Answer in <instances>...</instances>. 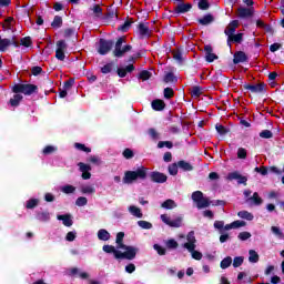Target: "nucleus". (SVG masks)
I'll use <instances>...</instances> for the list:
<instances>
[{
  "label": "nucleus",
  "instance_id": "obj_1",
  "mask_svg": "<svg viewBox=\"0 0 284 284\" xmlns=\"http://www.w3.org/2000/svg\"><path fill=\"white\" fill-rule=\"evenodd\" d=\"M138 179L140 181H145V179H148V168L141 165L135 171H126L124 173L123 183L132 185Z\"/></svg>",
  "mask_w": 284,
  "mask_h": 284
},
{
  "label": "nucleus",
  "instance_id": "obj_2",
  "mask_svg": "<svg viewBox=\"0 0 284 284\" xmlns=\"http://www.w3.org/2000/svg\"><path fill=\"white\" fill-rule=\"evenodd\" d=\"M123 239H125V233L119 232L115 237L116 250H125L124 254H129V258L131 261H134V258H136V253L139 252V248L125 245L123 243Z\"/></svg>",
  "mask_w": 284,
  "mask_h": 284
},
{
  "label": "nucleus",
  "instance_id": "obj_3",
  "mask_svg": "<svg viewBox=\"0 0 284 284\" xmlns=\"http://www.w3.org/2000/svg\"><path fill=\"white\" fill-rule=\"evenodd\" d=\"M12 92L14 94H24V97H32V94L39 93V87L36 84H23V83H17L12 87Z\"/></svg>",
  "mask_w": 284,
  "mask_h": 284
},
{
  "label": "nucleus",
  "instance_id": "obj_4",
  "mask_svg": "<svg viewBox=\"0 0 284 284\" xmlns=\"http://www.w3.org/2000/svg\"><path fill=\"white\" fill-rule=\"evenodd\" d=\"M123 43H125V37H120L118 38V40L115 41V45H114V50H113V57H115L116 59H121L123 57H125L126 52L132 51V45L131 44H125L123 47Z\"/></svg>",
  "mask_w": 284,
  "mask_h": 284
},
{
  "label": "nucleus",
  "instance_id": "obj_5",
  "mask_svg": "<svg viewBox=\"0 0 284 284\" xmlns=\"http://www.w3.org/2000/svg\"><path fill=\"white\" fill-rule=\"evenodd\" d=\"M191 199L196 203L197 210H203V207H210V200L203 196V192L195 191L192 193Z\"/></svg>",
  "mask_w": 284,
  "mask_h": 284
},
{
  "label": "nucleus",
  "instance_id": "obj_6",
  "mask_svg": "<svg viewBox=\"0 0 284 284\" xmlns=\"http://www.w3.org/2000/svg\"><path fill=\"white\" fill-rule=\"evenodd\" d=\"M102 250H103V252H105V254H113L114 258H116L118 261L121 260V258H125L126 261H132L129 257L130 253L121 252V251L116 250L114 246H112L110 244L103 245Z\"/></svg>",
  "mask_w": 284,
  "mask_h": 284
},
{
  "label": "nucleus",
  "instance_id": "obj_7",
  "mask_svg": "<svg viewBox=\"0 0 284 284\" xmlns=\"http://www.w3.org/2000/svg\"><path fill=\"white\" fill-rule=\"evenodd\" d=\"M114 40H105L101 38L99 40L98 53L105 57V54H108L114 48Z\"/></svg>",
  "mask_w": 284,
  "mask_h": 284
},
{
  "label": "nucleus",
  "instance_id": "obj_8",
  "mask_svg": "<svg viewBox=\"0 0 284 284\" xmlns=\"http://www.w3.org/2000/svg\"><path fill=\"white\" fill-rule=\"evenodd\" d=\"M161 221L162 223H165V225H169V227H181L183 223V217L178 216L175 220H171L170 216H168V214H162Z\"/></svg>",
  "mask_w": 284,
  "mask_h": 284
},
{
  "label": "nucleus",
  "instance_id": "obj_9",
  "mask_svg": "<svg viewBox=\"0 0 284 284\" xmlns=\"http://www.w3.org/2000/svg\"><path fill=\"white\" fill-rule=\"evenodd\" d=\"M227 181H237L239 185H247V176L241 175L239 171H234L227 174Z\"/></svg>",
  "mask_w": 284,
  "mask_h": 284
},
{
  "label": "nucleus",
  "instance_id": "obj_10",
  "mask_svg": "<svg viewBox=\"0 0 284 284\" xmlns=\"http://www.w3.org/2000/svg\"><path fill=\"white\" fill-rule=\"evenodd\" d=\"M204 52H205V62L206 63H214V61L219 60V55L214 53V49L211 44L204 45Z\"/></svg>",
  "mask_w": 284,
  "mask_h": 284
},
{
  "label": "nucleus",
  "instance_id": "obj_11",
  "mask_svg": "<svg viewBox=\"0 0 284 284\" xmlns=\"http://www.w3.org/2000/svg\"><path fill=\"white\" fill-rule=\"evenodd\" d=\"M186 243H184V247L185 250H187V252H192V250H196V237L194 236V231L189 232V234L186 235Z\"/></svg>",
  "mask_w": 284,
  "mask_h": 284
},
{
  "label": "nucleus",
  "instance_id": "obj_12",
  "mask_svg": "<svg viewBox=\"0 0 284 284\" xmlns=\"http://www.w3.org/2000/svg\"><path fill=\"white\" fill-rule=\"evenodd\" d=\"M237 17L240 19H251V17H254V9L253 8H245V7H240L237 9Z\"/></svg>",
  "mask_w": 284,
  "mask_h": 284
},
{
  "label": "nucleus",
  "instance_id": "obj_13",
  "mask_svg": "<svg viewBox=\"0 0 284 284\" xmlns=\"http://www.w3.org/2000/svg\"><path fill=\"white\" fill-rule=\"evenodd\" d=\"M150 179L153 183H165L168 181V175L159 171H153L150 174Z\"/></svg>",
  "mask_w": 284,
  "mask_h": 284
},
{
  "label": "nucleus",
  "instance_id": "obj_14",
  "mask_svg": "<svg viewBox=\"0 0 284 284\" xmlns=\"http://www.w3.org/2000/svg\"><path fill=\"white\" fill-rule=\"evenodd\" d=\"M244 90H250L254 94H261V92H265V83L244 84Z\"/></svg>",
  "mask_w": 284,
  "mask_h": 284
},
{
  "label": "nucleus",
  "instance_id": "obj_15",
  "mask_svg": "<svg viewBox=\"0 0 284 284\" xmlns=\"http://www.w3.org/2000/svg\"><path fill=\"white\" fill-rule=\"evenodd\" d=\"M192 10V3L181 2L174 8L175 14H185V12H190Z\"/></svg>",
  "mask_w": 284,
  "mask_h": 284
},
{
  "label": "nucleus",
  "instance_id": "obj_16",
  "mask_svg": "<svg viewBox=\"0 0 284 284\" xmlns=\"http://www.w3.org/2000/svg\"><path fill=\"white\" fill-rule=\"evenodd\" d=\"M138 31H139V34H140V39H149L150 37V27L148 26V23H143V22H140L138 24Z\"/></svg>",
  "mask_w": 284,
  "mask_h": 284
},
{
  "label": "nucleus",
  "instance_id": "obj_17",
  "mask_svg": "<svg viewBox=\"0 0 284 284\" xmlns=\"http://www.w3.org/2000/svg\"><path fill=\"white\" fill-rule=\"evenodd\" d=\"M134 64H129L125 68H118L116 73L120 79H125L128 77V72H134Z\"/></svg>",
  "mask_w": 284,
  "mask_h": 284
},
{
  "label": "nucleus",
  "instance_id": "obj_18",
  "mask_svg": "<svg viewBox=\"0 0 284 284\" xmlns=\"http://www.w3.org/2000/svg\"><path fill=\"white\" fill-rule=\"evenodd\" d=\"M247 61V54L243 51H237L234 53L233 63L235 65H239V63H246Z\"/></svg>",
  "mask_w": 284,
  "mask_h": 284
},
{
  "label": "nucleus",
  "instance_id": "obj_19",
  "mask_svg": "<svg viewBox=\"0 0 284 284\" xmlns=\"http://www.w3.org/2000/svg\"><path fill=\"white\" fill-rule=\"evenodd\" d=\"M151 108L155 112H163V110H165V101H163L161 99H155L152 101Z\"/></svg>",
  "mask_w": 284,
  "mask_h": 284
},
{
  "label": "nucleus",
  "instance_id": "obj_20",
  "mask_svg": "<svg viewBox=\"0 0 284 284\" xmlns=\"http://www.w3.org/2000/svg\"><path fill=\"white\" fill-rule=\"evenodd\" d=\"M236 28H239V20L231 21L224 30V34L226 37H231L232 34H234V32H236Z\"/></svg>",
  "mask_w": 284,
  "mask_h": 284
},
{
  "label": "nucleus",
  "instance_id": "obj_21",
  "mask_svg": "<svg viewBox=\"0 0 284 284\" xmlns=\"http://www.w3.org/2000/svg\"><path fill=\"white\" fill-rule=\"evenodd\" d=\"M227 45H232V43H243V33L231 34L226 40Z\"/></svg>",
  "mask_w": 284,
  "mask_h": 284
},
{
  "label": "nucleus",
  "instance_id": "obj_22",
  "mask_svg": "<svg viewBox=\"0 0 284 284\" xmlns=\"http://www.w3.org/2000/svg\"><path fill=\"white\" fill-rule=\"evenodd\" d=\"M57 219H58V221H62V223L65 227H72V225L74 223L72 221V215H70V214L58 215Z\"/></svg>",
  "mask_w": 284,
  "mask_h": 284
},
{
  "label": "nucleus",
  "instance_id": "obj_23",
  "mask_svg": "<svg viewBox=\"0 0 284 284\" xmlns=\"http://www.w3.org/2000/svg\"><path fill=\"white\" fill-rule=\"evenodd\" d=\"M197 23H200V26H210L214 23V16L212 13H207L203 18H199Z\"/></svg>",
  "mask_w": 284,
  "mask_h": 284
},
{
  "label": "nucleus",
  "instance_id": "obj_24",
  "mask_svg": "<svg viewBox=\"0 0 284 284\" xmlns=\"http://www.w3.org/2000/svg\"><path fill=\"white\" fill-rule=\"evenodd\" d=\"M178 168H180V170H183V172H192V170H194V166L185 160H180L178 162Z\"/></svg>",
  "mask_w": 284,
  "mask_h": 284
},
{
  "label": "nucleus",
  "instance_id": "obj_25",
  "mask_svg": "<svg viewBox=\"0 0 284 284\" xmlns=\"http://www.w3.org/2000/svg\"><path fill=\"white\" fill-rule=\"evenodd\" d=\"M21 101H23V95L16 93L13 95V98H11L9 100V103H10L11 108H19Z\"/></svg>",
  "mask_w": 284,
  "mask_h": 284
},
{
  "label": "nucleus",
  "instance_id": "obj_26",
  "mask_svg": "<svg viewBox=\"0 0 284 284\" xmlns=\"http://www.w3.org/2000/svg\"><path fill=\"white\" fill-rule=\"evenodd\" d=\"M202 94H203V87L201 85L192 87L191 97H193V99H199Z\"/></svg>",
  "mask_w": 284,
  "mask_h": 284
},
{
  "label": "nucleus",
  "instance_id": "obj_27",
  "mask_svg": "<svg viewBox=\"0 0 284 284\" xmlns=\"http://www.w3.org/2000/svg\"><path fill=\"white\" fill-rule=\"evenodd\" d=\"M36 219L38 221H41L42 223H48V221H50V212H48V211L38 212L36 215Z\"/></svg>",
  "mask_w": 284,
  "mask_h": 284
},
{
  "label": "nucleus",
  "instance_id": "obj_28",
  "mask_svg": "<svg viewBox=\"0 0 284 284\" xmlns=\"http://www.w3.org/2000/svg\"><path fill=\"white\" fill-rule=\"evenodd\" d=\"M63 26V18L61 16H55L53 18V21L51 22V27L54 28V30H59Z\"/></svg>",
  "mask_w": 284,
  "mask_h": 284
},
{
  "label": "nucleus",
  "instance_id": "obj_29",
  "mask_svg": "<svg viewBox=\"0 0 284 284\" xmlns=\"http://www.w3.org/2000/svg\"><path fill=\"white\" fill-rule=\"evenodd\" d=\"M99 241H110V232L105 229H101L98 231Z\"/></svg>",
  "mask_w": 284,
  "mask_h": 284
},
{
  "label": "nucleus",
  "instance_id": "obj_30",
  "mask_svg": "<svg viewBox=\"0 0 284 284\" xmlns=\"http://www.w3.org/2000/svg\"><path fill=\"white\" fill-rule=\"evenodd\" d=\"M133 23H134V20L129 19V20L124 21L123 24L118 27V30H120V32H128Z\"/></svg>",
  "mask_w": 284,
  "mask_h": 284
},
{
  "label": "nucleus",
  "instance_id": "obj_31",
  "mask_svg": "<svg viewBox=\"0 0 284 284\" xmlns=\"http://www.w3.org/2000/svg\"><path fill=\"white\" fill-rule=\"evenodd\" d=\"M161 207L164 210H174V207H176V202H174L172 199H169L161 204Z\"/></svg>",
  "mask_w": 284,
  "mask_h": 284
},
{
  "label": "nucleus",
  "instance_id": "obj_32",
  "mask_svg": "<svg viewBox=\"0 0 284 284\" xmlns=\"http://www.w3.org/2000/svg\"><path fill=\"white\" fill-rule=\"evenodd\" d=\"M237 216L240 219H244L245 221H254V215L248 211H240L237 212Z\"/></svg>",
  "mask_w": 284,
  "mask_h": 284
},
{
  "label": "nucleus",
  "instance_id": "obj_33",
  "mask_svg": "<svg viewBox=\"0 0 284 284\" xmlns=\"http://www.w3.org/2000/svg\"><path fill=\"white\" fill-rule=\"evenodd\" d=\"M163 81H164V83H176V81H179V79H176V77L174 75L173 72H168V73H165Z\"/></svg>",
  "mask_w": 284,
  "mask_h": 284
},
{
  "label": "nucleus",
  "instance_id": "obj_34",
  "mask_svg": "<svg viewBox=\"0 0 284 284\" xmlns=\"http://www.w3.org/2000/svg\"><path fill=\"white\" fill-rule=\"evenodd\" d=\"M260 256L258 253L254 250L248 251V262L250 263H258Z\"/></svg>",
  "mask_w": 284,
  "mask_h": 284
},
{
  "label": "nucleus",
  "instance_id": "obj_35",
  "mask_svg": "<svg viewBox=\"0 0 284 284\" xmlns=\"http://www.w3.org/2000/svg\"><path fill=\"white\" fill-rule=\"evenodd\" d=\"M231 265H232V256L224 257L220 263L221 270H227V267H230Z\"/></svg>",
  "mask_w": 284,
  "mask_h": 284
},
{
  "label": "nucleus",
  "instance_id": "obj_36",
  "mask_svg": "<svg viewBox=\"0 0 284 284\" xmlns=\"http://www.w3.org/2000/svg\"><path fill=\"white\" fill-rule=\"evenodd\" d=\"M10 48V39L8 38H0V52H6Z\"/></svg>",
  "mask_w": 284,
  "mask_h": 284
},
{
  "label": "nucleus",
  "instance_id": "obj_37",
  "mask_svg": "<svg viewBox=\"0 0 284 284\" xmlns=\"http://www.w3.org/2000/svg\"><path fill=\"white\" fill-rule=\"evenodd\" d=\"M129 212H131L133 216H136V219H143V213L141 212V209L134 205L129 207Z\"/></svg>",
  "mask_w": 284,
  "mask_h": 284
},
{
  "label": "nucleus",
  "instance_id": "obj_38",
  "mask_svg": "<svg viewBox=\"0 0 284 284\" xmlns=\"http://www.w3.org/2000/svg\"><path fill=\"white\" fill-rule=\"evenodd\" d=\"M74 148L75 150H79L80 152H85L87 154H90V152H92L91 148L85 146V144L75 142L74 143Z\"/></svg>",
  "mask_w": 284,
  "mask_h": 284
},
{
  "label": "nucleus",
  "instance_id": "obj_39",
  "mask_svg": "<svg viewBox=\"0 0 284 284\" xmlns=\"http://www.w3.org/2000/svg\"><path fill=\"white\" fill-rule=\"evenodd\" d=\"M61 192H63V194H74V192H77V187L73 185L67 184L61 187Z\"/></svg>",
  "mask_w": 284,
  "mask_h": 284
},
{
  "label": "nucleus",
  "instance_id": "obj_40",
  "mask_svg": "<svg viewBox=\"0 0 284 284\" xmlns=\"http://www.w3.org/2000/svg\"><path fill=\"white\" fill-rule=\"evenodd\" d=\"M215 130H216L217 134H221V136H225V134H227L230 132V130L227 128L223 126V124H216Z\"/></svg>",
  "mask_w": 284,
  "mask_h": 284
},
{
  "label": "nucleus",
  "instance_id": "obj_41",
  "mask_svg": "<svg viewBox=\"0 0 284 284\" xmlns=\"http://www.w3.org/2000/svg\"><path fill=\"white\" fill-rule=\"evenodd\" d=\"M158 148L159 149L168 148V150H172V148H174V143H172V141H160L158 143Z\"/></svg>",
  "mask_w": 284,
  "mask_h": 284
},
{
  "label": "nucleus",
  "instance_id": "obj_42",
  "mask_svg": "<svg viewBox=\"0 0 284 284\" xmlns=\"http://www.w3.org/2000/svg\"><path fill=\"white\" fill-rule=\"evenodd\" d=\"M250 201H253L254 205L263 204V199L261 196H258L257 192L253 193V196L250 197Z\"/></svg>",
  "mask_w": 284,
  "mask_h": 284
},
{
  "label": "nucleus",
  "instance_id": "obj_43",
  "mask_svg": "<svg viewBox=\"0 0 284 284\" xmlns=\"http://www.w3.org/2000/svg\"><path fill=\"white\" fill-rule=\"evenodd\" d=\"M169 174H171V176H176V174H179V163H173L169 165Z\"/></svg>",
  "mask_w": 284,
  "mask_h": 284
},
{
  "label": "nucleus",
  "instance_id": "obj_44",
  "mask_svg": "<svg viewBox=\"0 0 284 284\" xmlns=\"http://www.w3.org/2000/svg\"><path fill=\"white\" fill-rule=\"evenodd\" d=\"M57 146H53V145H47L42 153L44 154V156H48L49 154H54V152H57Z\"/></svg>",
  "mask_w": 284,
  "mask_h": 284
},
{
  "label": "nucleus",
  "instance_id": "obj_45",
  "mask_svg": "<svg viewBox=\"0 0 284 284\" xmlns=\"http://www.w3.org/2000/svg\"><path fill=\"white\" fill-rule=\"evenodd\" d=\"M153 250H155V252H158L159 256H165V254H168V251L165 250V247H163L159 244H154Z\"/></svg>",
  "mask_w": 284,
  "mask_h": 284
},
{
  "label": "nucleus",
  "instance_id": "obj_46",
  "mask_svg": "<svg viewBox=\"0 0 284 284\" xmlns=\"http://www.w3.org/2000/svg\"><path fill=\"white\" fill-rule=\"evenodd\" d=\"M37 205H39V201L37 199H30L29 201H27V210H34V207H37Z\"/></svg>",
  "mask_w": 284,
  "mask_h": 284
},
{
  "label": "nucleus",
  "instance_id": "obj_47",
  "mask_svg": "<svg viewBox=\"0 0 284 284\" xmlns=\"http://www.w3.org/2000/svg\"><path fill=\"white\" fill-rule=\"evenodd\" d=\"M168 250H176V247H179V242H176V240L171 239L169 241H166L165 243Z\"/></svg>",
  "mask_w": 284,
  "mask_h": 284
},
{
  "label": "nucleus",
  "instance_id": "obj_48",
  "mask_svg": "<svg viewBox=\"0 0 284 284\" xmlns=\"http://www.w3.org/2000/svg\"><path fill=\"white\" fill-rule=\"evenodd\" d=\"M151 77H152V73L148 70H143L139 74V79H141L142 81H148L150 80Z\"/></svg>",
  "mask_w": 284,
  "mask_h": 284
},
{
  "label": "nucleus",
  "instance_id": "obj_49",
  "mask_svg": "<svg viewBox=\"0 0 284 284\" xmlns=\"http://www.w3.org/2000/svg\"><path fill=\"white\" fill-rule=\"evenodd\" d=\"M139 227H142V230H152V223L148 221L140 220L138 221Z\"/></svg>",
  "mask_w": 284,
  "mask_h": 284
},
{
  "label": "nucleus",
  "instance_id": "obj_50",
  "mask_svg": "<svg viewBox=\"0 0 284 284\" xmlns=\"http://www.w3.org/2000/svg\"><path fill=\"white\" fill-rule=\"evenodd\" d=\"M197 8L199 10H210V2L207 0H200Z\"/></svg>",
  "mask_w": 284,
  "mask_h": 284
},
{
  "label": "nucleus",
  "instance_id": "obj_51",
  "mask_svg": "<svg viewBox=\"0 0 284 284\" xmlns=\"http://www.w3.org/2000/svg\"><path fill=\"white\" fill-rule=\"evenodd\" d=\"M174 98V89L168 87L164 89V99H173Z\"/></svg>",
  "mask_w": 284,
  "mask_h": 284
},
{
  "label": "nucleus",
  "instance_id": "obj_52",
  "mask_svg": "<svg viewBox=\"0 0 284 284\" xmlns=\"http://www.w3.org/2000/svg\"><path fill=\"white\" fill-rule=\"evenodd\" d=\"M81 192L82 194H94V192H97V189H94V186L87 185L81 187Z\"/></svg>",
  "mask_w": 284,
  "mask_h": 284
},
{
  "label": "nucleus",
  "instance_id": "obj_53",
  "mask_svg": "<svg viewBox=\"0 0 284 284\" xmlns=\"http://www.w3.org/2000/svg\"><path fill=\"white\" fill-rule=\"evenodd\" d=\"M75 205H78V207H84V205H88V197L85 196L78 197L75 201Z\"/></svg>",
  "mask_w": 284,
  "mask_h": 284
},
{
  "label": "nucleus",
  "instance_id": "obj_54",
  "mask_svg": "<svg viewBox=\"0 0 284 284\" xmlns=\"http://www.w3.org/2000/svg\"><path fill=\"white\" fill-rule=\"evenodd\" d=\"M122 156L126 160L134 159V151H132V149H124Z\"/></svg>",
  "mask_w": 284,
  "mask_h": 284
},
{
  "label": "nucleus",
  "instance_id": "obj_55",
  "mask_svg": "<svg viewBox=\"0 0 284 284\" xmlns=\"http://www.w3.org/2000/svg\"><path fill=\"white\" fill-rule=\"evenodd\" d=\"M78 168H80V172H90L92 170V166L90 164H85L83 162L78 163Z\"/></svg>",
  "mask_w": 284,
  "mask_h": 284
},
{
  "label": "nucleus",
  "instance_id": "obj_56",
  "mask_svg": "<svg viewBox=\"0 0 284 284\" xmlns=\"http://www.w3.org/2000/svg\"><path fill=\"white\" fill-rule=\"evenodd\" d=\"M245 261V257L243 256H236L233 260V267H241L243 265V262Z\"/></svg>",
  "mask_w": 284,
  "mask_h": 284
},
{
  "label": "nucleus",
  "instance_id": "obj_57",
  "mask_svg": "<svg viewBox=\"0 0 284 284\" xmlns=\"http://www.w3.org/2000/svg\"><path fill=\"white\" fill-rule=\"evenodd\" d=\"M21 45H23L24 48H30V45H32V38L30 37H24L20 40Z\"/></svg>",
  "mask_w": 284,
  "mask_h": 284
},
{
  "label": "nucleus",
  "instance_id": "obj_58",
  "mask_svg": "<svg viewBox=\"0 0 284 284\" xmlns=\"http://www.w3.org/2000/svg\"><path fill=\"white\" fill-rule=\"evenodd\" d=\"M112 68H114V64H112V63H106L105 65H103V67L101 68L102 74H110V72H112Z\"/></svg>",
  "mask_w": 284,
  "mask_h": 284
},
{
  "label": "nucleus",
  "instance_id": "obj_59",
  "mask_svg": "<svg viewBox=\"0 0 284 284\" xmlns=\"http://www.w3.org/2000/svg\"><path fill=\"white\" fill-rule=\"evenodd\" d=\"M237 239L240 241H247V239H252V233L247 232V231H244V232H241L239 235H237Z\"/></svg>",
  "mask_w": 284,
  "mask_h": 284
},
{
  "label": "nucleus",
  "instance_id": "obj_60",
  "mask_svg": "<svg viewBox=\"0 0 284 284\" xmlns=\"http://www.w3.org/2000/svg\"><path fill=\"white\" fill-rule=\"evenodd\" d=\"M189 252L191 253L192 258H194L195 261H201V258H203V253L196 251L195 248Z\"/></svg>",
  "mask_w": 284,
  "mask_h": 284
},
{
  "label": "nucleus",
  "instance_id": "obj_61",
  "mask_svg": "<svg viewBox=\"0 0 284 284\" xmlns=\"http://www.w3.org/2000/svg\"><path fill=\"white\" fill-rule=\"evenodd\" d=\"M232 224H233V230H239V227H245V225H247V222L236 220V221L232 222Z\"/></svg>",
  "mask_w": 284,
  "mask_h": 284
},
{
  "label": "nucleus",
  "instance_id": "obj_62",
  "mask_svg": "<svg viewBox=\"0 0 284 284\" xmlns=\"http://www.w3.org/2000/svg\"><path fill=\"white\" fill-rule=\"evenodd\" d=\"M260 136L261 139H272V136H274V133H272V131L270 130H263L262 132H260Z\"/></svg>",
  "mask_w": 284,
  "mask_h": 284
},
{
  "label": "nucleus",
  "instance_id": "obj_63",
  "mask_svg": "<svg viewBox=\"0 0 284 284\" xmlns=\"http://www.w3.org/2000/svg\"><path fill=\"white\" fill-rule=\"evenodd\" d=\"M57 50H61V51L68 50V43H65V40H59L57 42Z\"/></svg>",
  "mask_w": 284,
  "mask_h": 284
},
{
  "label": "nucleus",
  "instance_id": "obj_64",
  "mask_svg": "<svg viewBox=\"0 0 284 284\" xmlns=\"http://www.w3.org/2000/svg\"><path fill=\"white\" fill-rule=\"evenodd\" d=\"M92 10H93L95 17H98V18H99V17H102V14H103V9L101 8V6L94 4Z\"/></svg>",
  "mask_w": 284,
  "mask_h": 284
}]
</instances>
